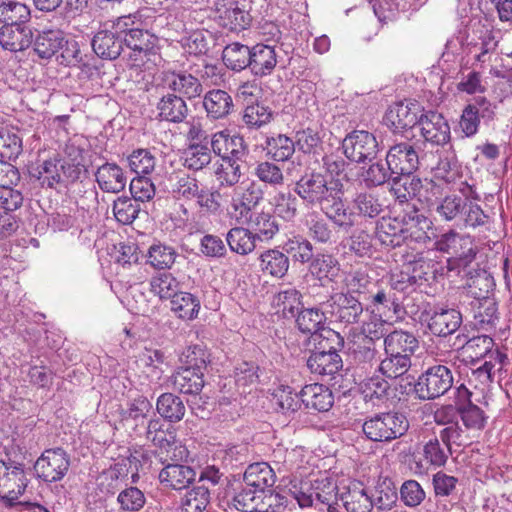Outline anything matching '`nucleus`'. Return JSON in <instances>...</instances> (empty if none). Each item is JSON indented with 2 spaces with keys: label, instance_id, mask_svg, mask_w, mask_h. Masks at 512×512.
<instances>
[{
  "label": "nucleus",
  "instance_id": "1",
  "mask_svg": "<svg viewBox=\"0 0 512 512\" xmlns=\"http://www.w3.org/2000/svg\"><path fill=\"white\" fill-rule=\"evenodd\" d=\"M184 356L186 366L178 368L171 376L173 388L184 394H198L204 387L207 353L195 345L188 347Z\"/></svg>",
  "mask_w": 512,
  "mask_h": 512
},
{
  "label": "nucleus",
  "instance_id": "2",
  "mask_svg": "<svg viewBox=\"0 0 512 512\" xmlns=\"http://www.w3.org/2000/svg\"><path fill=\"white\" fill-rule=\"evenodd\" d=\"M409 428L406 416L399 412L378 413L362 425L364 435L371 441H391L401 437Z\"/></svg>",
  "mask_w": 512,
  "mask_h": 512
},
{
  "label": "nucleus",
  "instance_id": "3",
  "mask_svg": "<svg viewBox=\"0 0 512 512\" xmlns=\"http://www.w3.org/2000/svg\"><path fill=\"white\" fill-rule=\"evenodd\" d=\"M127 22L123 18L102 23L92 39L94 52L103 59L113 60L123 51V33Z\"/></svg>",
  "mask_w": 512,
  "mask_h": 512
},
{
  "label": "nucleus",
  "instance_id": "4",
  "mask_svg": "<svg viewBox=\"0 0 512 512\" xmlns=\"http://www.w3.org/2000/svg\"><path fill=\"white\" fill-rule=\"evenodd\" d=\"M454 383L451 369L444 364L427 368L415 383V393L419 399L432 400L447 393Z\"/></svg>",
  "mask_w": 512,
  "mask_h": 512
},
{
  "label": "nucleus",
  "instance_id": "5",
  "mask_svg": "<svg viewBox=\"0 0 512 512\" xmlns=\"http://www.w3.org/2000/svg\"><path fill=\"white\" fill-rule=\"evenodd\" d=\"M263 200V192L254 182L241 183L233 187L228 216L236 223L248 222L252 210Z\"/></svg>",
  "mask_w": 512,
  "mask_h": 512
},
{
  "label": "nucleus",
  "instance_id": "6",
  "mask_svg": "<svg viewBox=\"0 0 512 512\" xmlns=\"http://www.w3.org/2000/svg\"><path fill=\"white\" fill-rule=\"evenodd\" d=\"M394 179L392 191L397 199L401 202L407 201L410 198H417L421 202L432 204L434 198L442 195V189L439 184L433 180L424 181L416 176L402 175Z\"/></svg>",
  "mask_w": 512,
  "mask_h": 512
},
{
  "label": "nucleus",
  "instance_id": "7",
  "mask_svg": "<svg viewBox=\"0 0 512 512\" xmlns=\"http://www.w3.org/2000/svg\"><path fill=\"white\" fill-rule=\"evenodd\" d=\"M460 404L442 405L433 413L434 422L443 426L438 435L443 444L456 445L461 447L467 444L469 437L465 430L459 425Z\"/></svg>",
  "mask_w": 512,
  "mask_h": 512
},
{
  "label": "nucleus",
  "instance_id": "8",
  "mask_svg": "<svg viewBox=\"0 0 512 512\" xmlns=\"http://www.w3.org/2000/svg\"><path fill=\"white\" fill-rule=\"evenodd\" d=\"M342 149L350 161L363 163L376 157L379 145L374 134L365 130H354L343 139Z\"/></svg>",
  "mask_w": 512,
  "mask_h": 512
},
{
  "label": "nucleus",
  "instance_id": "9",
  "mask_svg": "<svg viewBox=\"0 0 512 512\" xmlns=\"http://www.w3.org/2000/svg\"><path fill=\"white\" fill-rule=\"evenodd\" d=\"M26 487L27 478L23 466L0 461V499L9 506L18 504Z\"/></svg>",
  "mask_w": 512,
  "mask_h": 512
},
{
  "label": "nucleus",
  "instance_id": "10",
  "mask_svg": "<svg viewBox=\"0 0 512 512\" xmlns=\"http://www.w3.org/2000/svg\"><path fill=\"white\" fill-rule=\"evenodd\" d=\"M339 186L336 182L328 183L320 173L303 175L295 185V192L306 203L320 206Z\"/></svg>",
  "mask_w": 512,
  "mask_h": 512
},
{
  "label": "nucleus",
  "instance_id": "11",
  "mask_svg": "<svg viewBox=\"0 0 512 512\" xmlns=\"http://www.w3.org/2000/svg\"><path fill=\"white\" fill-rule=\"evenodd\" d=\"M69 467V456L61 448L45 450L34 464L36 475L50 483L62 480Z\"/></svg>",
  "mask_w": 512,
  "mask_h": 512
},
{
  "label": "nucleus",
  "instance_id": "12",
  "mask_svg": "<svg viewBox=\"0 0 512 512\" xmlns=\"http://www.w3.org/2000/svg\"><path fill=\"white\" fill-rule=\"evenodd\" d=\"M158 89L177 94L183 99H194L203 92L200 80L186 71H166L160 76Z\"/></svg>",
  "mask_w": 512,
  "mask_h": 512
},
{
  "label": "nucleus",
  "instance_id": "13",
  "mask_svg": "<svg viewBox=\"0 0 512 512\" xmlns=\"http://www.w3.org/2000/svg\"><path fill=\"white\" fill-rule=\"evenodd\" d=\"M215 10L218 25L231 32L243 31L251 24L249 12L235 0H219Z\"/></svg>",
  "mask_w": 512,
  "mask_h": 512
},
{
  "label": "nucleus",
  "instance_id": "14",
  "mask_svg": "<svg viewBox=\"0 0 512 512\" xmlns=\"http://www.w3.org/2000/svg\"><path fill=\"white\" fill-rule=\"evenodd\" d=\"M419 157L415 148L408 142L397 143L390 147L386 155V165L395 175H411L418 167Z\"/></svg>",
  "mask_w": 512,
  "mask_h": 512
},
{
  "label": "nucleus",
  "instance_id": "15",
  "mask_svg": "<svg viewBox=\"0 0 512 512\" xmlns=\"http://www.w3.org/2000/svg\"><path fill=\"white\" fill-rule=\"evenodd\" d=\"M328 304L331 307V314L338 321L346 324L357 323L363 313L360 299L344 292H337L331 295Z\"/></svg>",
  "mask_w": 512,
  "mask_h": 512
},
{
  "label": "nucleus",
  "instance_id": "16",
  "mask_svg": "<svg viewBox=\"0 0 512 512\" xmlns=\"http://www.w3.org/2000/svg\"><path fill=\"white\" fill-rule=\"evenodd\" d=\"M434 246L437 251L451 254L463 261L464 264L470 262L475 256L471 238L469 236H462L454 231L441 235L436 240Z\"/></svg>",
  "mask_w": 512,
  "mask_h": 512
},
{
  "label": "nucleus",
  "instance_id": "17",
  "mask_svg": "<svg viewBox=\"0 0 512 512\" xmlns=\"http://www.w3.org/2000/svg\"><path fill=\"white\" fill-rule=\"evenodd\" d=\"M418 124L426 142L443 145L450 139V127L440 113L429 111L422 114Z\"/></svg>",
  "mask_w": 512,
  "mask_h": 512
},
{
  "label": "nucleus",
  "instance_id": "18",
  "mask_svg": "<svg viewBox=\"0 0 512 512\" xmlns=\"http://www.w3.org/2000/svg\"><path fill=\"white\" fill-rule=\"evenodd\" d=\"M33 31L23 24H4L0 28V46L9 52L24 51L32 45Z\"/></svg>",
  "mask_w": 512,
  "mask_h": 512
},
{
  "label": "nucleus",
  "instance_id": "19",
  "mask_svg": "<svg viewBox=\"0 0 512 512\" xmlns=\"http://www.w3.org/2000/svg\"><path fill=\"white\" fill-rule=\"evenodd\" d=\"M419 112L420 107L417 103H395L388 109L385 122L394 131L400 132L418 124Z\"/></svg>",
  "mask_w": 512,
  "mask_h": 512
},
{
  "label": "nucleus",
  "instance_id": "20",
  "mask_svg": "<svg viewBox=\"0 0 512 512\" xmlns=\"http://www.w3.org/2000/svg\"><path fill=\"white\" fill-rule=\"evenodd\" d=\"M339 500L346 512H371L372 510L370 495L363 483L359 481H351L347 486H343Z\"/></svg>",
  "mask_w": 512,
  "mask_h": 512
},
{
  "label": "nucleus",
  "instance_id": "21",
  "mask_svg": "<svg viewBox=\"0 0 512 512\" xmlns=\"http://www.w3.org/2000/svg\"><path fill=\"white\" fill-rule=\"evenodd\" d=\"M158 118L169 123H183L188 116L189 109L186 101L177 94H163L157 102Z\"/></svg>",
  "mask_w": 512,
  "mask_h": 512
},
{
  "label": "nucleus",
  "instance_id": "22",
  "mask_svg": "<svg viewBox=\"0 0 512 512\" xmlns=\"http://www.w3.org/2000/svg\"><path fill=\"white\" fill-rule=\"evenodd\" d=\"M462 324L461 313L454 308H440L433 312L428 320L432 334L446 337L456 332Z\"/></svg>",
  "mask_w": 512,
  "mask_h": 512
},
{
  "label": "nucleus",
  "instance_id": "23",
  "mask_svg": "<svg viewBox=\"0 0 512 512\" xmlns=\"http://www.w3.org/2000/svg\"><path fill=\"white\" fill-rule=\"evenodd\" d=\"M202 105L207 117L212 120L224 119L234 109L231 95L221 89L208 91L203 97Z\"/></svg>",
  "mask_w": 512,
  "mask_h": 512
},
{
  "label": "nucleus",
  "instance_id": "24",
  "mask_svg": "<svg viewBox=\"0 0 512 512\" xmlns=\"http://www.w3.org/2000/svg\"><path fill=\"white\" fill-rule=\"evenodd\" d=\"M342 366L343 362L340 355L332 348L328 351H315L307 360L309 370L320 376L333 377Z\"/></svg>",
  "mask_w": 512,
  "mask_h": 512
},
{
  "label": "nucleus",
  "instance_id": "25",
  "mask_svg": "<svg viewBox=\"0 0 512 512\" xmlns=\"http://www.w3.org/2000/svg\"><path fill=\"white\" fill-rule=\"evenodd\" d=\"M340 185L319 207L338 227H351L354 224L352 211H348L342 200Z\"/></svg>",
  "mask_w": 512,
  "mask_h": 512
},
{
  "label": "nucleus",
  "instance_id": "26",
  "mask_svg": "<svg viewBox=\"0 0 512 512\" xmlns=\"http://www.w3.org/2000/svg\"><path fill=\"white\" fill-rule=\"evenodd\" d=\"M96 181L103 192L119 193L127 184L123 169L116 163H105L95 173Z\"/></svg>",
  "mask_w": 512,
  "mask_h": 512
},
{
  "label": "nucleus",
  "instance_id": "27",
  "mask_svg": "<svg viewBox=\"0 0 512 512\" xmlns=\"http://www.w3.org/2000/svg\"><path fill=\"white\" fill-rule=\"evenodd\" d=\"M383 345L384 352L406 354V357L412 358L419 349V340L412 332L399 329L385 335Z\"/></svg>",
  "mask_w": 512,
  "mask_h": 512
},
{
  "label": "nucleus",
  "instance_id": "28",
  "mask_svg": "<svg viewBox=\"0 0 512 512\" xmlns=\"http://www.w3.org/2000/svg\"><path fill=\"white\" fill-rule=\"evenodd\" d=\"M275 473L266 462L250 464L244 473L243 482L246 486L260 493L271 488L275 483Z\"/></svg>",
  "mask_w": 512,
  "mask_h": 512
},
{
  "label": "nucleus",
  "instance_id": "29",
  "mask_svg": "<svg viewBox=\"0 0 512 512\" xmlns=\"http://www.w3.org/2000/svg\"><path fill=\"white\" fill-rule=\"evenodd\" d=\"M302 404L306 408L319 412L328 411L333 405L334 397L328 387L314 383L306 385L300 391Z\"/></svg>",
  "mask_w": 512,
  "mask_h": 512
},
{
  "label": "nucleus",
  "instance_id": "30",
  "mask_svg": "<svg viewBox=\"0 0 512 512\" xmlns=\"http://www.w3.org/2000/svg\"><path fill=\"white\" fill-rule=\"evenodd\" d=\"M64 36L60 30L45 29L33 37V51L41 59H50L62 47Z\"/></svg>",
  "mask_w": 512,
  "mask_h": 512
},
{
  "label": "nucleus",
  "instance_id": "31",
  "mask_svg": "<svg viewBox=\"0 0 512 512\" xmlns=\"http://www.w3.org/2000/svg\"><path fill=\"white\" fill-rule=\"evenodd\" d=\"M313 505L322 509L327 507L328 512L335 510L334 505L339 500L337 485L327 477L317 478L312 481Z\"/></svg>",
  "mask_w": 512,
  "mask_h": 512
},
{
  "label": "nucleus",
  "instance_id": "32",
  "mask_svg": "<svg viewBox=\"0 0 512 512\" xmlns=\"http://www.w3.org/2000/svg\"><path fill=\"white\" fill-rule=\"evenodd\" d=\"M276 64L277 55L274 47L265 44H256L251 48L249 68L254 75H269L274 70Z\"/></svg>",
  "mask_w": 512,
  "mask_h": 512
},
{
  "label": "nucleus",
  "instance_id": "33",
  "mask_svg": "<svg viewBox=\"0 0 512 512\" xmlns=\"http://www.w3.org/2000/svg\"><path fill=\"white\" fill-rule=\"evenodd\" d=\"M343 288L344 293L362 296L365 300L367 295L371 294L372 289L376 288V281L369 276L367 269L359 268L345 274Z\"/></svg>",
  "mask_w": 512,
  "mask_h": 512
},
{
  "label": "nucleus",
  "instance_id": "34",
  "mask_svg": "<svg viewBox=\"0 0 512 512\" xmlns=\"http://www.w3.org/2000/svg\"><path fill=\"white\" fill-rule=\"evenodd\" d=\"M195 478V471L189 466L169 464L159 473L162 484L173 489H183Z\"/></svg>",
  "mask_w": 512,
  "mask_h": 512
},
{
  "label": "nucleus",
  "instance_id": "35",
  "mask_svg": "<svg viewBox=\"0 0 512 512\" xmlns=\"http://www.w3.org/2000/svg\"><path fill=\"white\" fill-rule=\"evenodd\" d=\"M257 239L249 228L236 226L226 234V242L230 250L238 255L245 256L256 248Z\"/></svg>",
  "mask_w": 512,
  "mask_h": 512
},
{
  "label": "nucleus",
  "instance_id": "36",
  "mask_svg": "<svg viewBox=\"0 0 512 512\" xmlns=\"http://www.w3.org/2000/svg\"><path fill=\"white\" fill-rule=\"evenodd\" d=\"M261 271L275 278H282L289 269V258L277 249H268L260 254Z\"/></svg>",
  "mask_w": 512,
  "mask_h": 512
},
{
  "label": "nucleus",
  "instance_id": "37",
  "mask_svg": "<svg viewBox=\"0 0 512 512\" xmlns=\"http://www.w3.org/2000/svg\"><path fill=\"white\" fill-rule=\"evenodd\" d=\"M477 40L471 42L470 53L480 63L490 60L491 54L496 50L498 40L493 31L487 26H480L477 30Z\"/></svg>",
  "mask_w": 512,
  "mask_h": 512
},
{
  "label": "nucleus",
  "instance_id": "38",
  "mask_svg": "<svg viewBox=\"0 0 512 512\" xmlns=\"http://www.w3.org/2000/svg\"><path fill=\"white\" fill-rule=\"evenodd\" d=\"M412 360L406 357V354L400 355L392 352H385V358L382 359L376 372L389 379H396L405 375L411 368Z\"/></svg>",
  "mask_w": 512,
  "mask_h": 512
},
{
  "label": "nucleus",
  "instance_id": "39",
  "mask_svg": "<svg viewBox=\"0 0 512 512\" xmlns=\"http://www.w3.org/2000/svg\"><path fill=\"white\" fill-rule=\"evenodd\" d=\"M302 295L296 288H287L278 292L272 300L276 313L285 318H294L302 307Z\"/></svg>",
  "mask_w": 512,
  "mask_h": 512
},
{
  "label": "nucleus",
  "instance_id": "40",
  "mask_svg": "<svg viewBox=\"0 0 512 512\" xmlns=\"http://www.w3.org/2000/svg\"><path fill=\"white\" fill-rule=\"evenodd\" d=\"M170 309L181 320H193L200 311L199 299L188 292H178L170 301Z\"/></svg>",
  "mask_w": 512,
  "mask_h": 512
},
{
  "label": "nucleus",
  "instance_id": "41",
  "mask_svg": "<svg viewBox=\"0 0 512 512\" xmlns=\"http://www.w3.org/2000/svg\"><path fill=\"white\" fill-rule=\"evenodd\" d=\"M405 225L397 219L382 218L377 226V237L382 244L390 247H398L407 240Z\"/></svg>",
  "mask_w": 512,
  "mask_h": 512
},
{
  "label": "nucleus",
  "instance_id": "42",
  "mask_svg": "<svg viewBox=\"0 0 512 512\" xmlns=\"http://www.w3.org/2000/svg\"><path fill=\"white\" fill-rule=\"evenodd\" d=\"M250 230L259 241L272 239L279 231L278 224L269 212H256L250 215L248 222Z\"/></svg>",
  "mask_w": 512,
  "mask_h": 512
},
{
  "label": "nucleus",
  "instance_id": "43",
  "mask_svg": "<svg viewBox=\"0 0 512 512\" xmlns=\"http://www.w3.org/2000/svg\"><path fill=\"white\" fill-rule=\"evenodd\" d=\"M213 168V173L219 187H235L242 176L239 161L221 158L214 164Z\"/></svg>",
  "mask_w": 512,
  "mask_h": 512
},
{
  "label": "nucleus",
  "instance_id": "44",
  "mask_svg": "<svg viewBox=\"0 0 512 512\" xmlns=\"http://www.w3.org/2000/svg\"><path fill=\"white\" fill-rule=\"evenodd\" d=\"M310 271L318 280L332 282L340 273V263L330 254H318L311 261Z\"/></svg>",
  "mask_w": 512,
  "mask_h": 512
},
{
  "label": "nucleus",
  "instance_id": "45",
  "mask_svg": "<svg viewBox=\"0 0 512 512\" xmlns=\"http://www.w3.org/2000/svg\"><path fill=\"white\" fill-rule=\"evenodd\" d=\"M432 221L424 214L413 211L408 214V220L405 222V232L407 240L417 243H426L430 241L428 231L432 229Z\"/></svg>",
  "mask_w": 512,
  "mask_h": 512
},
{
  "label": "nucleus",
  "instance_id": "46",
  "mask_svg": "<svg viewBox=\"0 0 512 512\" xmlns=\"http://www.w3.org/2000/svg\"><path fill=\"white\" fill-rule=\"evenodd\" d=\"M157 412L170 422H179L185 415V405L182 399L173 393L161 394L156 402Z\"/></svg>",
  "mask_w": 512,
  "mask_h": 512
},
{
  "label": "nucleus",
  "instance_id": "47",
  "mask_svg": "<svg viewBox=\"0 0 512 512\" xmlns=\"http://www.w3.org/2000/svg\"><path fill=\"white\" fill-rule=\"evenodd\" d=\"M222 58L229 69L241 71L249 67L251 48L239 42H233L224 48Z\"/></svg>",
  "mask_w": 512,
  "mask_h": 512
},
{
  "label": "nucleus",
  "instance_id": "48",
  "mask_svg": "<svg viewBox=\"0 0 512 512\" xmlns=\"http://www.w3.org/2000/svg\"><path fill=\"white\" fill-rule=\"evenodd\" d=\"M365 300L369 301L370 307L379 313H385L387 310L397 314L400 309L399 300L393 290L390 287H380L377 283L376 288L372 289L371 294H368Z\"/></svg>",
  "mask_w": 512,
  "mask_h": 512
},
{
  "label": "nucleus",
  "instance_id": "49",
  "mask_svg": "<svg viewBox=\"0 0 512 512\" xmlns=\"http://www.w3.org/2000/svg\"><path fill=\"white\" fill-rule=\"evenodd\" d=\"M183 165L188 170L197 172L203 170L212 161V154L206 145L190 144L182 153Z\"/></svg>",
  "mask_w": 512,
  "mask_h": 512
},
{
  "label": "nucleus",
  "instance_id": "50",
  "mask_svg": "<svg viewBox=\"0 0 512 512\" xmlns=\"http://www.w3.org/2000/svg\"><path fill=\"white\" fill-rule=\"evenodd\" d=\"M177 257L176 250L163 243L152 244L146 254L147 263L157 270L170 269Z\"/></svg>",
  "mask_w": 512,
  "mask_h": 512
},
{
  "label": "nucleus",
  "instance_id": "51",
  "mask_svg": "<svg viewBox=\"0 0 512 512\" xmlns=\"http://www.w3.org/2000/svg\"><path fill=\"white\" fill-rule=\"evenodd\" d=\"M258 492L252 488L244 486L235 492L227 502V512H257L258 509Z\"/></svg>",
  "mask_w": 512,
  "mask_h": 512
},
{
  "label": "nucleus",
  "instance_id": "52",
  "mask_svg": "<svg viewBox=\"0 0 512 512\" xmlns=\"http://www.w3.org/2000/svg\"><path fill=\"white\" fill-rule=\"evenodd\" d=\"M209 502V489L204 485H197L181 498L180 512H203Z\"/></svg>",
  "mask_w": 512,
  "mask_h": 512
},
{
  "label": "nucleus",
  "instance_id": "53",
  "mask_svg": "<svg viewBox=\"0 0 512 512\" xmlns=\"http://www.w3.org/2000/svg\"><path fill=\"white\" fill-rule=\"evenodd\" d=\"M153 37L141 29H128V25L123 33V46L138 52L140 55L147 56L154 48Z\"/></svg>",
  "mask_w": 512,
  "mask_h": 512
},
{
  "label": "nucleus",
  "instance_id": "54",
  "mask_svg": "<svg viewBox=\"0 0 512 512\" xmlns=\"http://www.w3.org/2000/svg\"><path fill=\"white\" fill-rule=\"evenodd\" d=\"M61 159L52 157L39 163L34 169V176L42 185L53 188L62 181Z\"/></svg>",
  "mask_w": 512,
  "mask_h": 512
},
{
  "label": "nucleus",
  "instance_id": "55",
  "mask_svg": "<svg viewBox=\"0 0 512 512\" xmlns=\"http://www.w3.org/2000/svg\"><path fill=\"white\" fill-rule=\"evenodd\" d=\"M22 138L13 127L0 128V154L8 160H15L22 153Z\"/></svg>",
  "mask_w": 512,
  "mask_h": 512
},
{
  "label": "nucleus",
  "instance_id": "56",
  "mask_svg": "<svg viewBox=\"0 0 512 512\" xmlns=\"http://www.w3.org/2000/svg\"><path fill=\"white\" fill-rule=\"evenodd\" d=\"M350 209L353 216L375 218L381 213L382 205L371 193L360 192L353 198Z\"/></svg>",
  "mask_w": 512,
  "mask_h": 512
},
{
  "label": "nucleus",
  "instance_id": "57",
  "mask_svg": "<svg viewBox=\"0 0 512 512\" xmlns=\"http://www.w3.org/2000/svg\"><path fill=\"white\" fill-rule=\"evenodd\" d=\"M372 508L378 510H390L397 501L396 488L391 481L385 479L379 481L374 488L373 493L369 494Z\"/></svg>",
  "mask_w": 512,
  "mask_h": 512
},
{
  "label": "nucleus",
  "instance_id": "58",
  "mask_svg": "<svg viewBox=\"0 0 512 512\" xmlns=\"http://www.w3.org/2000/svg\"><path fill=\"white\" fill-rule=\"evenodd\" d=\"M439 435L430 439L423 448V455L427 463L435 467H442L446 464L449 456L452 454L453 447L456 445H447L440 443Z\"/></svg>",
  "mask_w": 512,
  "mask_h": 512
},
{
  "label": "nucleus",
  "instance_id": "59",
  "mask_svg": "<svg viewBox=\"0 0 512 512\" xmlns=\"http://www.w3.org/2000/svg\"><path fill=\"white\" fill-rule=\"evenodd\" d=\"M179 288V281L171 273H160L150 280V291L160 299H172Z\"/></svg>",
  "mask_w": 512,
  "mask_h": 512
},
{
  "label": "nucleus",
  "instance_id": "60",
  "mask_svg": "<svg viewBox=\"0 0 512 512\" xmlns=\"http://www.w3.org/2000/svg\"><path fill=\"white\" fill-rule=\"evenodd\" d=\"M284 251L291 255L294 261L307 263L312 260L313 246L309 240L301 235L289 237L283 245Z\"/></svg>",
  "mask_w": 512,
  "mask_h": 512
},
{
  "label": "nucleus",
  "instance_id": "61",
  "mask_svg": "<svg viewBox=\"0 0 512 512\" xmlns=\"http://www.w3.org/2000/svg\"><path fill=\"white\" fill-rule=\"evenodd\" d=\"M30 19V8L23 3L9 1L0 4V22L24 24Z\"/></svg>",
  "mask_w": 512,
  "mask_h": 512
},
{
  "label": "nucleus",
  "instance_id": "62",
  "mask_svg": "<svg viewBox=\"0 0 512 512\" xmlns=\"http://www.w3.org/2000/svg\"><path fill=\"white\" fill-rule=\"evenodd\" d=\"M435 212L444 221H452L462 216L465 209V200L456 195L446 196L439 202L433 203Z\"/></svg>",
  "mask_w": 512,
  "mask_h": 512
},
{
  "label": "nucleus",
  "instance_id": "63",
  "mask_svg": "<svg viewBox=\"0 0 512 512\" xmlns=\"http://www.w3.org/2000/svg\"><path fill=\"white\" fill-rule=\"evenodd\" d=\"M272 401L283 413L295 412L302 404L300 393H296L287 385H279L274 390Z\"/></svg>",
  "mask_w": 512,
  "mask_h": 512
},
{
  "label": "nucleus",
  "instance_id": "64",
  "mask_svg": "<svg viewBox=\"0 0 512 512\" xmlns=\"http://www.w3.org/2000/svg\"><path fill=\"white\" fill-rule=\"evenodd\" d=\"M460 418L467 430L479 431L485 427L488 417L483 409L469 400L460 404Z\"/></svg>",
  "mask_w": 512,
  "mask_h": 512
}]
</instances>
